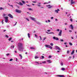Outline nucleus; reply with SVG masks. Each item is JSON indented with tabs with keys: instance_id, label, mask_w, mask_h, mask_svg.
I'll use <instances>...</instances> for the list:
<instances>
[{
	"instance_id": "38",
	"label": "nucleus",
	"mask_w": 77,
	"mask_h": 77,
	"mask_svg": "<svg viewBox=\"0 0 77 77\" xmlns=\"http://www.w3.org/2000/svg\"><path fill=\"white\" fill-rule=\"evenodd\" d=\"M60 41H61V42H63V39H60Z\"/></svg>"
},
{
	"instance_id": "20",
	"label": "nucleus",
	"mask_w": 77,
	"mask_h": 77,
	"mask_svg": "<svg viewBox=\"0 0 77 77\" xmlns=\"http://www.w3.org/2000/svg\"><path fill=\"white\" fill-rule=\"evenodd\" d=\"M61 69H62V71H64V70H65V68H61Z\"/></svg>"
},
{
	"instance_id": "46",
	"label": "nucleus",
	"mask_w": 77,
	"mask_h": 77,
	"mask_svg": "<svg viewBox=\"0 0 77 77\" xmlns=\"http://www.w3.org/2000/svg\"><path fill=\"white\" fill-rule=\"evenodd\" d=\"M5 16H6V14H4L3 15V17H5Z\"/></svg>"
},
{
	"instance_id": "51",
	"label": "nucleus",
	"mask_w": 77,
	"mask_h": 77,
	"mask_svg": "<svg viewBox=\"0 0 77 77\" xmlns=\"http://www.w3.org/2000/svg\"><path fill=\"white\" fill-rule=\"evenodd\" d=\"M45 39H46V37H45V38H43V40H44V41Z\"/></svg>"
},
{
	"instance_id": "36",
	"label": "nucleus",
	"mask_w": 77,
	"mask_h": 77,
	"mask_svg": "<svg viewBox=\"0 0 77 77\" xmlns=\"http://www.w3.org/2000/svg\"><path fill=\"white\" fill-rule=\"evenodd\" d=\"M35 63H38V65H39V62H36Z\"/></svg>"
},
{
	"instance_id": "2",
	"label": "nucleus",
	"mask_w": 77,
	"mask_h": 77,
	"mask_svg": "<svg viewBox=\"0 0 77 77\" xmlns=\"http://www.w3.org/2000/svg\"><path fill=\"white\" fill-rule=\"evenodd\" d=\"M4 18L5 19V23H8L9 21V20H8V17L7 16L4 17Z\"/></svg>"
},
{
	"instance_id": "25",
	"label": "nucleus",
	"mask_w": 77,
	"mask_h": 77,
	"mask_svg": "<svg viewBox=\"0 0 77 77\" xmlns=\"http://www.w3.org/2000/svg\"><path fill=\"white\" fill-rule=\"evenodd\" d=\"M12 38H10L9 39H8V40L9 41H11V39H12Z\"/></svg>"
},
{
	"instance_id": "11",
	"label": "nucleus",
	"mask_w": 77,
	"mask_h": 77,
	"mask_svg": "<svg viewBox=\"0 0 77 77\" xmlns=\"http://www.w3.org/2000/svg\"><path fill=\"white\" fill-rule=\"evenodd\" d=\"M75 3V2H73V0H71V4H74V3Z\"/></svg>"
},
{
	"instance_id": "30",
	"label": "nucleus",
	"mask_w": 77,
	"mask_h": 77,
	"mask_svg": "<svg viewBox=\"0 0 77 77\" xmlns=\"http://www.w3.org/2000/svg\"><path fill=\"white\" fill-rule=\"evenodd\" d=\"M54 11L56 13H58V12L57 11V10H55Z\"/></svg>"
},
{
	"instance_id": "27",
	"label": "nucleus",
	"mask_w": 77,
	"mask_h": 77,
	"mask_svg": "<svg viewBox=\"0 0 77 77\" xmlns=\"http://www.w3.org/2000/svg\"><path fill=\"white\" fill-rule=\"evenodd\" d=\"M42 63H46V62L45 61H43L42 62Z\"/></svg>"
},
{
	"instance_id": "24",
	"label": "nucleus",
	"mask_w": 77,
	"mask_h": 77,
	"mask_svg": "<svg viewBox=\"0 0 77 77\" xmlns=\"http://www.w3.org/2000/svg\"><path fill=\"white\" fill-rule=\"evenodd\" d=\"M69 45H71V46L72 45V44L71 43V42L69 43Z\"/></svg>"
},
{
	"instance_id": "59",
	"label": "nucleus",
	"mask_w": 77,
	"mask_h": 77,
	"mask_svg": "<svg viewBox=\"0 0 77 77\" xmlns=\"http://www.w3.org/2000/svg\"><path fill=\"white\" fill-rule=\"evenodd\" d=\"M57 52L58 53H59V52H60V51H57Z\"/></svg>"
},
{
	"instance_id": "26",
	"label": "nucleus",
	"mask_w": 77,
	"mask_h": 77,
	"mask_svg": "<svg viewBox=\"0 0 77 77\" xmlns=\"http://www.w3.org/2000/svg\"><path fill=\"white\" fill-rule=\"evenodd\" d=\"M21 2L23 3V4H25V2H24V1H21Z\"/></svg>"
},
{
	"instance_id": "62",
	"label": "nucleus",
	"mask_w": 77,
	"mask_h": 77,
	"mask_svg": "<svg viewBox=\"0 0 77 77\" xmlns=\"http://www.w3.org/2000/svg\"><path fill=\"white\" fill-rule=\"evenodd\" d=\"M67 24V23H65V25H66Z\"/></svg>"
},
{
	"instance_id": "6",
	"label": "nucleus",
	"mask_w": 77,
	"mask_h": 77,
	"mask_svg": "<svg viewBox=\"0 0 77 77\" xmlns=\"http://www.w3.org/2000/svg\"><path fill=\"white\" fill-rule=\"evenodd\" d=\"M46 6L47 7H48V8H51L53 7V6H52L50 5H46Z\"/></svg>"
},
{
	"instance_id": "1",
	"label": "nucleus",
	"mask_w": 77,
	"mask_h": 77,
	"mask_svg": "<svg viewBox=\"0 0 77 77\" xmlns=\"http://www.w3.org/2000/svg\"><path fill=\"white\" fill-rule=\"evenodd\" d=\"M23 43H19L17 44V47L18 48V50L20 51H23V50L24 49V47H23Z\"/></svg>"
},
{
	"instance_id": "13",
	"label": "nucleus",
	"mask_w": 77,
	"mask_h": 77,
	"mask_svg": "<svg viewBox=\"0 0 77 77\" xmlns=\"http://www.w3.org/2000/svg\"><path fill=\"white\" fill-rule=\"evenodd\" d=\"M70 26L72 30H73V29H74V27H73V26H72V24L70 25Z\"/></svg>"
},
{
	"instance_id": "16",
	"label": "nucleus",
	"mask_w": 77,
	"mask_h": 77,
	"mask_svg": "<svg viewBox=\"0 0 77 77\" xmlns=\"http://www.w3.org/2000/svg\"><path fill=\"white\" fill-rule=\"evenodd\" d=\"M57 76H58V77H63V76H64V75H57Z\"/></svg>"
},
{
	"instance_id": "39",
	"label": "nucleus",
	"mask_w": 77,
	"mask_h": 77,
	"mask_svg": "<svg viewBox=\"0 0 77 77\" xmlns=\"http://www.w3.org/2000/svg\"><path fill=\"white\" fill-rule=\"evenodd\" d=\"M26 20H27V21H29V19L26 18Z\"/></svg>"
},
{
	"instance_id": "14",
	"label": "nucleus",
	"mask_w": 77,
	"mask_h": 77,
	"mask_svg": "<svg viewBox=\"0 0 77 77\" xmlns=\"http://www.w3.org/2000/svg\"><path fill=\"white\" fill-rule=\"evenodd\" d=\"M47 62H48V63H51V62L50 61V60H47Z\"/></svg>"
},
{
	"instance_id": "28",
	"label": "nucleus",
	"mask_w": 77,
	"mask_h": 77,
	"mask_svg": "<svg viewBox=\"0 0 77 77\" xmlns=\"http://www.w3.org/2000/svg\"><path fill=\"white\" fill-rule=\"evenodd\" d=\"M51 55H49L48 57V58L49 59H50V58H51Z\"/></svg>"
},
{
	"instance_id": "23",
	"label": "nucleus",
	"mask_w": 77,
	"mask_h": 77,
	"mask_svg": "<svg viewBox=\"0 0 77 77\" xmlns=\"http://www.w3.org/2000/svg\"><path fill=\"white\" fill-rule=\"evenodd\" d=\"M19 4H20V5H21V6H23V4H22V3H21V2H20Z\"/></svg>"
},
{
	"instance_id": "50",
	"label": "nucleus",
	"mask_w": 77,
	"mask_h": 77,
	"mask_svg": "<svg viewBox=\"0 0 77 77\" xmlns=\"http://www.w3.org/2000/svg\"><path fill=\"white\" fill-rule=\"evenodd\" d=\"M42 58L43 59H44V56H42Z\"/></svg>"
},
{
	"instance_id": "21",
	"label": "nucleus",
	"mask_w": 77,
	"mask_h": 77,
	"mask_svg": "<svg viewBox=\"0 0 77 77\" xmlns=\"http://www.w3.org/2000/svg\"><path fill=\"white\" fill-rule=\"evenodd\" d=\"M28 36L29 38H30V33H28Z\"/></svg>"
},
{
	"instance_id": "63",
	"label": "nucleus",
	"mask_w": 77,
	"mask_h": 77,
	"mask_svg": "<svg viewBox=\"0 0 77 77\" xmlns=\"http://www.w3.org/2000/svg\"><path fill=\"white\" fill-rule=\"evenodd\" d=\"M64 44L65 45L66 44V42L64 43Z\"/></svg>"
},
{
	"instance_id": "4",
	"label": "nucleus",
	"mask_w": 77,
	"mask_h": 77,
	"mask_svg": "<svg viewBox=\"0 0 77 77\" xmlns=\"http://www.w3.org/2000/svg\"><path fill=\"white\" fill-rule=\"evenodd\" d=\"M53 38L54 40H57V41H59V38L57 37H56L54 36L53 37Z\"/></svg>"
},
{
	"instance_id": "40",
	"label": "nucleus",
	"mask_w": 77,
	"mask_h": 77,
	"mask_svg": "<svg viewBox=\"0 0 77 77\" xmlns=\"http://www.w3.org/2000/svg\"><path fill=\"white\" fill-rule=\"evenodd\" d=\"M38 57H35V59H38Z\"/></svg>"
},
{
	"instance_id": "52",
	"label": "nucleus",
	"mask_w": 77,
	"mask_h": 77,
	"mask_svg": "<svg viewBox=\"0 0 77 77\" xmlns=\"http://www.w3.org/2000/svg\"><path fill=\"white\" fill-rule=\"evenodd\" d=\"M35 37H36H36L37 38V35H36V34H35Z\"/></svg>"
},
{
	"instance_id": "7",
	"label": "nucleus",
	"mask_w": 77,
	"mask_h": 77,
	"mask_svg": "<svg viewBox=\"0 0 77 77\" xmlns=\"http://www.w3.org/2000/svg\"><path fill=\"white\" fill-rule=\"evenodd\" d=\"M8 17H9L10 18H13V16H12V15H11V14H8Z\"/></svg>"
},
{
	"instance_id": "37",
	"label": "nucleus",
	"mask_w": 77,
	"mask_h": 77,
	"mask_svg": "<svg viewBox=\"0 0 77 77\" xmlns=\"http://www.w3.org/2000/svg\"><path fill=\"white\" fill-rule=\"evenodd\" d=\"M12 60H13V59H12V58H11L9 60V61H12Z\"/></svg>"
},
{
	"instance_id": "58",
	"label": "nucleus",
	"mask_w": 77,
	"mask_h": 77,
	"mask_svg": "<svg viewBox=\"0 0 77 77\" xmlns=\"http://www.w3.org/2000/svg\"><path fill=\"white\" fill-rule=\"evenodd\" d=\"M48 22H49V23L50 22V20H48Z\"/></svg>"
},
{
	"instance_id": "18",
	"label": "nucleus",
	"mask_w": 77,
	"mask_h": 77,
	"mask_svg": "<svg viewBox=\"0 0 77 77\" xmlns=\"http://www.w3.org/2000/svg\"><path fill=\"white\" fill-rule=\"evenodd\" d=\"M30 49H32V50H35V48L33 47H30Z\"/></svg>"
},
{
	"instance_id": "10",
	"label": "nucleus",
	"mask_w": 77,
	"mask_h": 77,
	"mask_svg": "<svg viewBox=\"0 0 77 77\" xmlns=\"http://www.w3.org/2000/svg\"><path fill=\"white\" fill-rule=\"evenodd\" d=\"M47 33H48V34H54V33L53 32H46Z\"/></svg>"
},
{
	"instance_id": "34",
	"label": "nucleus",
	"mask_w": 77,
	"mask_h": 77,
	"mask_svg": "<svg viewBox=\"0 0 77 77\" xmlns=\"http://www.w3.org/2000/svg\"><path fill=\"white\" fill-rule=\"evenodd\" d=\"M67 54H68L69 53V50H67Z\"/></svg>"
},
{
	"instance_id": "55",
	"label": "nucleus",
	"mask_w": 77,
	"mask_h": 77,
	"mask_svg": "<svg viewBox=\"0 0 77 77\" xmlns=\"http://www.w3.org/2000/svg\"><path fill=\"white\" fill-rule=\"evenodd\" d=\"M69 32H72V30H69Z\"/></svg>"
},
{
	"instance_id": "57",
	"label": "nucleus",
	"mask_w": 77,
	"mask_h": 77,
	"mask_svg": "<svg viewBox=\"0 0 77 77\" xmlns=\"http://www.w3.org/2000/svg\"><path fill=\"white\" fill-rule=\"evenodd\" d=\"M17 60H18V59H17V58H16V62H17Z\"/></svg>"
},
{
	"instance_id": "41",
	"label": "nucleus",
	"mask_w": 77,
	"mask_h": 77,
	"mask_svg": "<svg viewBox=\"0 0 77 77\" xmlns=\"http://www.w3.org/2000/svg\"><path fill=\"white\" fill-rule=\"evenodd\" d=\"M6 55H7V56H9V55H10V54L8 53V54H7Z\"/></svg>"
},
{
	"instance_id": "47",
	"label": "nucleus",
	"mask_w": 77,
	"mask_h": 77,
	"mask_svg": "<svg viewBox=\"0 0 77 77\" xmlns=\"http://www.w3.org/2000/svg\"><path fill=\"white\" fill-rule=\"evenodd\" d=\"M57 31L58 32H59V31H60V29H58L57 30Z\"/></svg>"
},
{
	"instance_id": "8",
	"label": "nucleus",
	"mask_w": 77,
	"mask_h": 77,
	"mask_svg": "<svg viewBox=\"0 0 77 77\" xmlns=\"http://www.w3.org/2000/svg\"><path fill=\"white\" fill-rule=\"evenodd\" d=\"M62 32V30H60V31L58 34L59 36H61Z\"/></svg>"
},
{
	"instance_id": "48",
	"label": "nucleus",
	"mask_w": 77,
	"mask_h": 77,
	"mask_svg": "<svg viewBox=\"0 0 77 77\" xmlns=\"http://www.w3.org/2000/svg\"><path fill=\"white\" fill-rule=\"evenodd\" d=\"M37 6H41V5H37Z\"/></svg>"
},
{
	"instance_id": "19",
	"label": "nucleus",
	"mask_w": 77,
	"mask_h": 77,
	"mask_svg": "<svg viewBox=\"0 0 77 77\" xmlns=\"http://www.w3.org/2000/svg\"><path fill=\"white\" fill-rule=\"evenodd\" d=\"M19 56H20L21 59H22L23 56H21V54H19Z\"/></svg>"
},
{
	"instance_id": "3",
	"label": "nucleus",
	"mask_w": 77,
	"mask_h": 77,
	"mask_svg": "<svg viewBox=\"0 0 77 77\" xmlns=\"http://www.w3.org/2000/svg\"><path fill=\"white\" fill-rule=\"evenodd\" d=\"M45 47H47V48H50L51 49H52V48H53L52 47L50 46V45H45Z\"/></svg>"
},
{
	"instance_id": "56",
	"label": "nucleus",
	"mask_w": 77,
	"mask_h": 77,
	"mask_svg": "<svg viewBox=\"0 0 77 77\" xmlns=\"http://www.w3.org/2000/svg\"><path fill=\"white\" fill-rule=\"evenodd\" d=\"M69 58H70V59H71V58H72V57H71V56H70L69 57Z\"/></svg>"
},
{
	"instance_id": "33",
	"label": "nucleus",
	"mask_w": 77,
	"mask_h": 77,
	"mask_svg": "<svg viewBox=\"0 0 77 77\" xmlns=\"http://www.w3.org/2000/svg\"><path fill=\"white\" fill-rule=\"evenodd\" d=\"M11 48H14V46L13 45V46H11Z\"/></svg>"
},
{
	"instance_id": "17",
	"label": "nucleus",
	"mask_w": 77,
	"mask_h": 77,
	"mask_svg": "<svg viewBox=\"0 0 77 77\" xmlns=\"http://www.w3.org/2000/svg\"><path fill=\"white\" fill-rule=\"evenodd\" d=\"M50 2H45L44 3V5H45V4H48V3H50Z\"/></svg>"
},
{
	"instance_id": "42",
	"label": "nucleus",
	"mask_w": 77,
	"mask_h": 77,
	"mask_svg": "<svg viewBox=\"0 0 77 77\" xmlns=\"http://www.w3.org/2000/svg\"><path fill=\"white\" fill-rule=\"evenodd\" d=\"M70 21H71V22H72V19H70Z\"/></svg>"
},
{
	"instance_id": "43",
	"label": "nucleus",
	"mask_w": 77,
	"mask_h": 77,
	"mask_svg": "<svg viewBox=\"0 0 77 77\" xmlns=\"http://www.w3.org/2000/svg\"><path fill=\"white\" fill-rule=\"evenodd\" d=\"M2 9H3V8L2 7L0 8V10H2Z\"/></svg>"
},
{
	"instance_id": "9",
	"label": "nucleus",
	"mask_w": 77,
	"mask_h": 77,
	"mask_svg": "<svg viewBox=\"0 0 77 77\" xmlns=\"http://www.w3.org/2000/svg\"><path fill=\"white\" fill-rule=\"evenodd\" d=\"M56 48L58 50H61V49H60V48L59 47H58V46H56Z\"/></svg>"
},
{
	"instance_id": "22",
	"label": "nucleus",
	"mask_w": 77,
	"mask_h": 77,
	"mask_svg": "<svg viewBox=\"0 0 77 77\" xmlns=\"http://www.w3.org/2000/svg\"><path fill=\"white\" fill-rule=\"evenodd\" d=\"M28 10H29V11H32V9H31V8H29L28 9Z\"/></svg>"
},
{
	"instance_id": "12",
	"label": "nucleus",
	"mask_w": 77,
	"mask_h": 77,
	"mask_svg": "<svg viewBox=\"0 0 77 77\" xmlns=\"http://www.w3.org/2000/svg\"><path fill=\"white\" fill-rule=\"evenodd\" d=\"M30 18L32 20H33V21H35V18L32 17H31Z\"/></svg>"
},
{
	"instance_id": "61",
	"label": "nucleus",
	"mask_w": 77,
	"mask_h": 77,
	"mask_svg": "<svg viewBox=\"0 0 77 77\" xmlns=\"http://www.w3.org/2000/svg\"><path fill=\"white\" fill-rule=\"evenodd\" d=\"M32 5H33V6H34V5H35V4H32Z\"/></svg>"
},
{
	"instance_id": "15",
	"label": "nucleus",
	"mask_w": 77,
	"mask_h": 77,
	"mask_svg": "<svg viewBox=\"0 0 77 77\" xmlns=\"http://www.w3.org/2000/svg\"><path fill=\"white\" fill-rule=\"evenodd\" d=\"M74 53V51L73 50V51H72V52H71V55H72V54H73Z\"/></svg>"
},
{
	"instance_id": "54",
	"label": "nucleus",
	"mask_w": 77,
	"mask_h": 77,
	"mask_svg": "<svg viewBox=\"0 0 77 77\" xmlns=\"http://www.w3.org/2000/svg\"><path fill=\"white\" fill-rule=\"evenodd\" d=\"M71 38L72 39H74V38H73V37H71Z\"/></svg>"
},
{
	"instance_id": "5",
	"label": "nucleus",
	"mask_w": 77,
	"mask_h": 77,
	"mask_svg": "<svg viewBox=\"0 0 77 77\" xmlns=\"http://www.w3.org/2000/svg\"><path fill=\"white\" fill-rule=\"evenodd\" d=\"M16 12H17V13H21V11L20 10H18L17 9H16Z\"/></svg>"
},
{
	"instance_id": "32",
	"label": "nucleus",
	"mask_w": 77,
	"mask_h": 77,
	"mask_svg": "<svg viewBox=\"0 0 77 77\" xmlns=\"http://www.w3.org/2000/svg\"><path fill=\"white\" fill-rule=\"evenodd\" d=\"M5 37H6V38H9V36H8V35H5Z\"/></svg>"
},
{
	"instance_id": "53",
	"label": "nucleus",
	"mask_w": 77,
	"mask_h": 77,
	"mask_svg": "<svg viewBox=\"0 0 77 77\" xmlns=\"http://www.w3.org/2000/svg\"><path fill=\"white\" fill-rule=\"evenodd\" d=\"M47 32H50V30H47Z\"/></svg>"
},
{
	"instance_id": "49",
	"label": "nucleus",
	"mask_w": 77,
	"mask_h": 77,
	"mask_svg": "<svg viewBox=\"0 0 77 77\" xmlns=\"http://www.w3.org/2000/svg\"><path fill=\"white\" fill-rule=\"evenodd\" d=\"M57 12H58V11H60V10H59V9H57Z\"/></svg>"
},
{
	"instance_id": "29",
	"label": "nucleus",
	"mask_w": 77,
	"mask_h": 77,
	"mask_svg": "<svg viewBox=\"0 0 77 77\" xmlns=\"http://www.w3.org/2000/svg\"><path fill=\"white\" fill-rule=\"evenodd\" d=\"M54 45V44H53V43H51V46H53Z\"/></svg>"
},
{
	"instance_id": "45",
	"label": "nucleus",
	"mask_w": 77,
	"mask_h": 77,
	"mask_svg": "<svg viewBox=\"0 0 77 77\" xmlns=\"http://www.w3.org/2000/svg\"><path fill=\"white\" fill-rule=\"evenodd\" d=\"M63 63H61V65L62 66H63Z\"/></svg>"
},
{
	"instance_id": "31",
	"label": "nucleus",
	"mask_w": 77,
	"mask_h": 77,
	"mask_svg": "<svg viewBox=\"0 0 77 77\" xmlns=\"http://www.w3.org/2000/svg\"><path fill=\"white\" fill-rule=\"evenodd\" d=\"M39 38H40V40H42V38L41 37V36H39Z\"/></svg>"
},
{
	"instance_id": "64",
	"label": "nucleus",
	"mask_w": 77,
	"mask_h": 77,
	"mask_svg": "<svg viewBox=\"0 0 77 77\" xmlns=\"http://www.w3.org/2000/svg\"><path fill=\"white\" fill-rule=\"evenodd\" d=\"M41 4V3H38V4Z\"/></svg>"
},
{
	"instance_id": "44",
	"label": "nucleus",
	"mask_w": 77,
	"mask_h": 77,
	"mask_svg": "<svg viewBox=\"0 0 77 77\" xmlns=\"http://www.w3.org/2000/svg\"><path fill=\"white\" fill-rule=\"evenodd\" d=\"M53 18H54V17H51V20H53Z\"/></svg>"
},
{
	"instance_id": "35",
	"label": "nucleus",
	"mask_w": 77,
	"mask_h": 77,
	"mask_svg": "<svg viewBox=\"0 0 77 77\" xmlns=\"http://www.w3.org/2000/svg\"><path fill=\"white\" fill-rule=\"evenodd\" d=\"M8 5H9V6H10L11 7H13V5H10V4H8Z\"/></svg>"
},
{
	"instance_id": "60",
	"label": "nucleus",
	"mask_w": 77,
	"mask_h": 77,
	"mask_svg": "<svg viewBox=\"0 0 77 77\" xmlns=\"http://www.w3.org/2000/svg\"><path fill=\"white\" fill-rule=\"evenodd\" d=\"M32 2L33 3H36V2H35V1H33Z\"/></svg>"
}]
</instances>
